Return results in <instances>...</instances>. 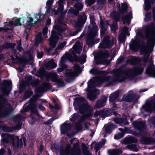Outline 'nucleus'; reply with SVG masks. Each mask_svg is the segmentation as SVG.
Instances as JSON below:
<instances>
[{"label": "nucleus", "mask_w": 155, "mask_h": 155, "mask_svg": "<svg viewBox=\"0 0 155 155\" xmlns=\"http://www.w3.org/2000/svg\"><path fill=\"white\" fill-rule=\"evenodd\" d=\"M154 24L144 26L142 28H138L136 31L135 40L132 41L130 46L134 51H137L140 47V38H147V44L146 46L143 47L140 50V53L143 55L142 61L147 62L150 52L152 51L155 45V9H153Z\"/></svg>", "instance_id": "f257e3e1"}, {"label": "nucleus", "mask_w": 155, "mask_h": 155, "mask_svg": "<svg viewBox=\"0 0 155 155\" xmlns=\"http://www.w3.org/2000/svg\"><path fill=\"white\" fill-rule=\"evenodd\" d=\"M142 68H136L134 69H129L122 71L120 70H116L114 73V78H111L109 77L101 76L96 78L93 81L90 80L88 83V87L85 89L86 91H88L87 97L91 101H94L96 98L94 95L95 93L98 94L99 92L94 87H92L94 84L96 86H99L104 82H107L109 85L114 81L122 82L126 78L132 79L135 76L140 74L143 71Z\"/></svg>", "instance_id": "f03ea898"}, {"label": "nucleus", "mask_w": 155, "mask_h": 155, "mask_svg": "<svg viewBox=\"0 0 155 155\" xmlns=\"http://www.w3.org/2000/svg\"><path fill=\"white\" fill-rule=\"evenodd\" d=\"M74 105L75 109L81 114L85 113L84 117H88L92 115L93 109L87 104L86 101L82 97L76 98L74 101Z\"/></svg>", "instance_id": "7ed1b4c3"}, {"label": "nucleus", "mask_w": 155, "mask_h": 155, "mask_svg": "<svg viewBox=\"0 0 155 155\" xmlns=\"http://www.w3.org/2000/svg\"><path fill=\"white\" fill-rule=\"evenodd\" d=\"M81 48L80 44L79 42H77L74 46L73 48L70 50V52L71 54H65L61 57L60 61V68L57 69V71L61 72L65 68H66V66L63 62L67 60L71 61L73 59V58H75L76 55L75 53L79 54L81 52Z\"/></svg>", "instance_id": "20e7f679"}, {"label": "nucleus", "mask_w": 155, "mask_h": 155, "mask_svg": "<svg viewBox=\"0 0 155 155\" xmlns=\"http://www.w3.org/2000/svg\"><path fill=\"white\" fill-rule=\"evenodd\" d=\"M72 143L74 141L75 143L74 144V150H70V145L69 144L66 145L65 149L61 148L60 150V155H80V148L78 147L79 141L75 138L71 140Z\"/></svg>", "instance_id": "39448f33"}, {"label": "nucleus", "mask_w": 155, "mask_h": 155, "mask_svg": "<svg viewBox=\"0 0 155 155\" xmlns=\"http://www.w3.org/2000/svg\"><path fill=\"white\" fill-rule=\"evenodd\" d=\"M39 74L41 78L45 77L47 81L50 80L52 81L57 83L58 86L59 87H62L64 86L61 79L55 73H48L44 70H42L40 71Z\"/></svg>", "instance_id": "423d86ee"}, {"label": "nucleus", "mask_w": 155, "mask_h": 155, "mask_svg": "<svg viewBox=\"0 0 155 155\" xmlns=\"http://www.w3.org/2000/svg\"><path fill=\"white\" fill-rule=\"evenodd\" d=\"M81 72L79 66L78 65H75L74 68V71L72 70H68L67 71L65 74V76L69 80L73 79L78 74Z\"/></svg>", "instance_id": "0eeeda50"}, {"label": "nucleus", "mask_w": 155, "mask_h": 155, "mask_svg": "<svg viewBox=\"0 0 155 155\" xmlns=\"http://www.w3.org/2000/svg\"><path fill=\"white\" fill-rule=\"evenodd\" d=\"M109 37L108 36H107L106 37L104 38V41L103 43L100 44L99 47L100 48H110L112 47L114 43L116 41V39L115 38H112L110 40H109Z\"/></svg>", "instance_id": "6e6552de"}, {"label": "nucleus", "mask_w": 155, "mask_h": 155, "mask_svg": "<svg viewBox=\"0 0 155 155\" xmlns=\"http://www.w3.org/2000/svg\"><path fill=\"white\" fill-rule=\"evenodd\" d=\"M24 142V145H26V140L25 138H22L19 140V137L18 136H15L13 137V147L14 149H18L21 148L22 144V140Z\"/></svg>", "instance_id": "1a4fd4ad"}, {"label": "nucleus", "mask_w": 155, "mask_h": 155, "mask_svg": "<svg viewBox=\"0 0 155 155\" xmlns=\"http://www.w3.org/2000/svg\"><path fill=\"white\" fill-rule=\"evenodd\" d=\"M61 35L56 33H52L49 40V44L52 48H54L58 39L62 38Z\"/></svg>", "instance_id": "9d476101"}, {"label": "nucleus", "mask_w": 155, "mask_h": 155, "mask_svg": "<svg viewBox=\"0 0 155 155\" xmlns=\"http://www.w3.org/2000/svg\"><path fill=\"white\" fill-rule=\"evenodd\" d=\"M150 62V64L146 69V73L149 76L155 77V67L153 64L151 59Z\"/></svg>", "instance_id": "9b49d317"}, {"label": "nucleus", "mask_w": 155, "mask_h": 155, "mask_svg": "<svg viewBox=\"0 0 155 155\" xmlns=\"http://www.w3.org/2000/svg\"><path fill=\"white\" fill-rule=\"evenodd\" d=\"M154 96V101H149L142 107L146 111L149 112H151L153 110H155V94Z\"/></svg>", "instance_id": "f8f14e48"}, {"label": "nucleus", "mask_w": 155, "mask_h": 155, "mask_svg": "<svg viewBox=\"0 0 155 155\" xmlns=\"http://www.w3.org/2000/svg\"><path fill=\"white\" fill-rule=\"evenodd\" d=\"M136 95L134 94L133 91H130L127 94L125 95L123 97V100L126 101H130L135 100Z\"/></svg>", "instance_id": "ddd939ff"}, {"label": "nucleus", "mask_w": 155, "mask_h": 155, "mask_svg": "<svg viewBox=\"0 0 155 155\" xmlns=\"http://www.w3.org/2000/svg\"><path fill=\"white\" fill-rule=\"evenodd\" d=\"M11 84L12 82L10 81L6 80L4 81L3 84L5 87L2 88V90L4 94L8 95L10 91V85Z\"/></svg>", "instance_id": "4468645a"}, {"label": "nucleus", "mask_w": 155, "mask_h": 155, "mask_svg": "<svg viewBox=\"0 0 155 155\" xmlns=\"http://www.w3.org/2000/svg\"><path fill=\"white\" fill-rule=\"evenodd\" d=\"M108 110L106 109L102 111H97L94 114V117L96 118L98 116L104 118L108 116Z\"/></svg>", "instance_id": "2eb2a0df"}, {"label": "nucleus", "mask_w": 155, "mask_h": 155, "mask_svg": "<svg viewBox=\"0 0 155 155\" xmlns=\"http://www.w3.org/2000/svg\"><path fill=\"white\" fill-rule=\"evenodd\" d=\"M71 127L70 124H66L65 123L63 124L60 127L61 133L63 134H65L69 131Z\"/></svg>", "instance_id": "dca6fc26"}, {"label": "nucleus", "mask_w": 155, "mask_h": 155, "mask_svg": "<svg viewBox=\"0 0 155 155\" xmlns=\"http://www.w3.org/2000/svg\"><path fill=\"white\" fill-rule=\"evenodd\" d=\"M26 84L28 85L31 84L33 86H36L38 84L39 81L38 80H35L32 81L31 80V76H28L26 78Z\"/></svg>", "instance_id": "f3484780"}, {"label": "nucleus", "mask_w": 155, "mask_h": 155, "mask_svg": "<svg viewBox=\"0 0 155 155\" xmlns=\"http://www.w3.org/2000/svg\"><path fill=\"white\" fill-rule=\"evenodd\" d=\"M50 88V84L48 83H45L43 84L40 87L37 88V90L38 92L41 93L45 91Z\"/></svg>", "instance_id": "a211bd4d"}, {"label": "nucleus", "mask_w": 155, "mask_h": 155, "mask_svg": "<svg viewBox=\"0 0 155 155\" xmlns=\"http://www.w3.org/2000/svg\"><path fill=\"white\" fill-rule=\"evenodd\" d=\"M86 17L85 15L80 16L79 17L78 20L76 23V26L78 27H81L83 25L85 22Z\"/></svg>", "instance_id": "6ab92c4d"}, {"label": "nucleus", "mask_w": 155, "mask_h": 155, "mask_svg": "<svg viewBox=\"0 0 155 155\" xmlns=\"http://www.w3.org/2000/svg\"><path fill=\"white\" fill-rule=\"evenodd\" d=\"M21 119L22 117L20 115H18L16 117L15 121L16 125L15 128V130H19L21 128Z\"/></svg>", "instance_id": "aec40b11"}, {"label": "nucleus", "mask_w": 155, "mask_h": 155, "mask_svg": "<svg viewBox=\"0 0 155 155\" xmlns=\"http://www.w3.org/2000/svg\"><path fill=\"white\" fill-rule=\"evenodd\" d=\"M24 18H17L13 21H11L9 22V23L10 25H13L14 26L21 25L22 23L21 21L24 20Z\"/></svg>", "instance_id": "412c9836"}, {"label": "nucleus", "mask_w": 155, "mask_h": 155, "mask_svg": "<svg viewBox=\"0 0 155 155\" xmlns=\"http://www.w3.org/2000/svg\"><path fill=\"white\" fill-rule=\"evenodd\" d=\"M107 100V97L105 96H103L102 100L98 101L96 103V106L98 108H100L104 106Z\"/></svg>", "instance_id": "4be33fe9"}, {"label": "nucleus", "mask_w": 155, "mask_h": 155, "mask_svg": "<svg viewBox=\"0 0 155 155\" xmlns=\"http://www.w3.org/2000/svg\"><path fill=\"white\" fill-rule=\"evenodd\" d=\"M134 126L140 129L144 128L145 127V123L140 121L134 122L133 123Z\"/></svg>", "instance_id": "5701e85b"}, {"label": "nucleus", "mask_w": 155, "mask_h": 155, "mask_svg": "<svg viewBox=\"0 0 155 155\" xmlns=\"http://www.w3.org/2000/svg\"><path fill=\"white\" fill-rule=\"evenodd\" d=\"M114 121L115 123L119 124L121 125L123 124L127 125L128 124V122L127 121V120L126 119H118L117 118H116L114 119Z\"/></svg>", "instance_id": "b1692460"}, {"label": "nucleus", "mask_w": 155, "mask_h": 155, "mask_svg": "<svg viewBox=\"0 0 155 155\" xmlns=\"http://www.w3.org/2000/svg\"><path fill=\"white\" fill-rule=\"evenodd\" d=\"M132 18V14L131 13L127 15L123 18V23L125 24L126 23L129 24L130 19Z\"/></svg>", "instance_id": "393cba45"}, {"label": "nucleus", "mask_w": 155, "mask_h": 155, "mask_svg": "<svg viewBox=\"0 0 155 155\" xmlns=\"http://www.w3.org/2000/svg\"><path fill=\"white\" fill-rule=\"evenodd\" d=\"M119 93L118 92H116L114 93L111 94L110 95L109 97L110 102V103L113 102L114 101L118 96Z\"/></svg>", "instance_id": "a878e982"}, {"label": "nucleus", "mask_w": 155, "mask_h": 155, "mask_svg": "<svg viewBox=\"0 0 155 155\" xmlns=\"http://www.w3.org/2000/svg\"><path fill=\"white\" fill-rule=\"evenodd\" d=\"M145 6L144 9L146 10H148L150 9L151 7V4L153 2H151L150 0H145Z\"/></svg>", "instance_id": "bb28decb"}, {"label": "nucleus", "mask_w": 155, "mask_h": 155, "mask_svg": "<svg viewBox=\"0 0 155 155\" xmlns=\"http://www.w3.org/2000/svg\"><path fill=\"white\" fill-rule=\"evenodd\" d=\"M56 64L54 63L53 60H51L48 63L47 68L48 69H53L55 68Z\"/></svg>", "instance_id": "cd10ccee"}, {"label": "nucleus", "mask_w": 155, "mask_h": 155, "mask_svg": "<svg viewBox=\"0 0 155 155\" xmlns=\"http://www.w3.org/2000/svg\"><path fill=\"white\" fill-rule=\"evenodd\" d=\"M122 152V151L119 149L112 150L108 151L109 155H118L120 153Z\"/></svg>", "instance_id": "c85d7f7f"}, {"label": "nucleus", "mask_w": 155, "mask_h": 155, "mask_svg": "<svg viewBox=\"0 0 155 155\" xmlns=\"http://www.w3.org/2000/svg\"><path fill=\"white\" fill-rule=\"evenodd\" d=\"M41 36V33H39L36 37L35 42V45H38L39 43L41 41L42 38Z\"/></svg>", "instance_id": "c756f323"}, {"label": "nucleus", "mask_w": 155, "mask_h": 155, "mask_svg": "<svg viewBox=\"0 0 155 155\" xmlns=\"http://www.w3.org/2000/svg\"><path fill=\"white\" fill-rule=\"evenodd\" d=\"M105 142V141L104 140H102L101 142H100L96 143L95 146V149L96 150V151H97L99 150L102 146L104 145Z\"/></svg>", "instance_id": "7c9ffc66"}, {"label": "nucleus", "mask_w": 155, "mask_h": 155, "mask_svg": "<svg viewBox=\"0 0 155 155\" xmlns=\"http://www.w3.org/2000/svg\"><path fill=\"white\" fill-rule=\"evenodd\" d=\"M65 0H59L58 2V3L59 5V8H58V11L60 12L61 13L63 11V2Z\"/></svg>", "instance_id": "2f4dec72"}, {"label": "nucleus", "mask_w": 155, "mask_h": 155, "mask_svg": "<svg viewBox=\"0 0 155 155\" xmlns=\"http://www.w3.org/2000/svg\"><path fill=\"white\" fill-rule=\"evenodd\" d=\"M134 142L133 138L131 137L126 138L124 140V143L126 144L132 143Z\"/></svg>", "instance_id": "473e14b6"}, {"label": "nucleus", "mask_w": 155, "mask_h": 155, "mask_svg": "<svg viewBox=\"0 0 155 155\" xmlns=\"http://www.w3.org/2000/svg\"><path fill=\"white\" fill-rule=\"evenodd\" d=\"M75 8L78 10H81L83 7L82 4L81 2H78L74 6Z\"/></svg>", "instance_id": "72a5a7b5"}, {"label": "nucleus", "mask_w": 155, "mask_h": 155, "mask_svg": "<svg viewBox=\"0 0 155 155\" xmlns=\"http://www.w3.org/2000/svg\"><path fill=\"white\" fill-rule=\"evenodd\" d=\"M66 44V42H64L61 43L60 45L58 46L57 49L56 50L55 53L56 54L58 53L57 51H58L62 49L65 46Z\"/></svg>", "instance_id": "f704fd0d"}, {"label": "nucleus", "mask_w": 155, "mask_h": 155, "mask_svg": "<svg viewBox=\"0 0 155 155\" xmlns=\"http://www.w3.org/2000/svg\"><path fill=\"white\" fill-rule=\"evenodd\" d=\"M139 59L138 58H132L130 60V62L134 64H136L138 63Z\"/></svg>", "instance_id": "c9c22d12"}, {"label": "nucleus", "mask_w": 155, "mask_h": 155, "mask_svg": "<svg viewBox=\"0 0 155 155\" xmlns=\"http://www.w3.org/2000/svg\"><path fill=\"white\" fill-rule=\"evenodd\" d=\"M1 110H8L11 108V106L9 105H6V106H4L3 105H2L0 107Z\"/></svg>", "instance_id": "e433bc0d"}, {"label": "nucleus", "mask_w": 155, "mask_h": 155, "mask_svg": "<svg viewBox=\"0 0 155 155\" xmlns=\"http://www.w3.org/2000/svg\"><path fill=\"white\" fill-rule=\"evenodd\" d=\"M54 0H48L47 1L46 3V5L48 10L51 8Z\"/></svg>", "instance_id": "4c0bfd02"}, {"label": "nucleus", "mask_w": 155, "mask_h": 155, "mask_svg": "<svg viewBox=\"0 0 155 155\" xmlns=\"http://www.w3.org/2000/svg\"><path fill=\"white\" fill-rule=\"evenodd\" d=\"M36 21L35 20V21L34 22L33 18L30 17H29L28 18V19H27L28 25H30V27H31V25L33 24V22L35 23Z\"/></svg>", "instance_id": "58836bf2"}, {"label": "nucleus", "mask_w": 155, "mask_h": 155, "mask_svg": "<svg viewBox=\"0 0 155 155\" xmlns=\"http://www.w3.org/2000/svg\"><path fill=\"white\" fill-rule=\"evenodd\" d=\"M151 18V13H147L145 15V20L146 21H150Z\"/></svg>", "instance_id": "ea45409f"}, {"label": "nucleus", "mask_w": 155, "mask_h": 155, "mask_svg": "<svg viewBox=\"0 0 155 155\" xmlns=\"http://www.w3.org/2000/svg\"><path fill=\"white\" fill-rule=\"evenodd\" d=\"M109 56V54L106 51H104L101 53V58H107Z\"/></svg>", "instance_id": "a19ab883"}, {"label": "nucleus", "mask_w": 155, "mask_h": 155, "mask_svg": "<svg viewBox=\"0 0 155 155\" xmlns=\"http://www.w3.org/2000/svg\"><path fill=\"white\" fill-rule=\"evenodd\" d=\"M96 0H86V3L87 6H90L95 2Z\"/></svg>", "instance_id": "79ce46f5"}, {"label": "nucleus", "mask_w": 155, "mask_h": 155, "mask_svg": "<svg viewBox=\"0 0 155 155\" xmlns=\"http://www.w3.org/2000/svg\"><path fill=\"white\" fill-rule=\"evenodd\" d=\"M91 74H98L99 73V71L97 69H93L90 71Z\"/></svg>", "instance_id": "37998d69"}, {"label": "nucleus", "mask_w": 155, "mask_h": 155, "mask_svg": "<svg viewBox=\"0 0 155 155\" xmlns=\"http://www.w3.org/2000/svg\"><path fill=\"white\" fill-rule=\"evenodd\" d=\"M32 113H31V119L33 120L35 119V117L32 116L33 114L35 115H38V114L37 110L36 109H33L31 110Z\"/></svg>", "instance_id": "c03bdc74"}, {"label": "nucleus", "mask_w": 155, "mask_h": 155, "mask_svg": "<svg viewBox=\"0 0 155 155\" xmlns=\"http://www.w3.org/2000/svg\"><path fill=\"white\" fill-rule=\"evenodd\" d=\"M129 148L130 149L133 150L137 151V147L135 144H131L129 146Z\"/></svg>", "instance_id": "a18cd8bd"}, {"label": "nucleus", "mask_w": 155, "mask_h": 155, "mask_svg": "<svg viewBox=\"0 0 155 155\" xmlns=\"http://www.w3.org/2000/svg\"><path fill=\"white\" fill-rule=\"evenodd\" d=\"M123 136V133H121L117 135H115L114 137V138L116 139H119L121 138Z\"/></svg>", "instance_id": "49530a36"}, {"label": "nucleus", "mask_w": 155, "mask_h": 155, "mask_svg": "<svg viewBox=\"0 0 155 155\" xmlns=\"http://www.w3.org/2000/svg\"><path fill=\"white\" fill-rule=\"evenodd\" d=\"M128 30V28L127 27H126V26L124 27V28H123V29H122L123 33L125 35L126 34H127V35H129L130 34L127 32Z\"/></svg>", "instance_id": "de8ad7c7"}, {"label": "nucleus", "mask_w": 155, "mask_h": 155, "mask_svg": "<svg viewBox=\"0 0 155 155\" xmlns=\"http://www.w3.org/2000/svg\"><path fill=\"white\" fill-rule=\"evenodd\" d=\"M111 126H107L106 127L105 131L106 132L107 134H110L111 132Z\"/></svg>", "instance_id": "09e8293b"}, {"label": "nucleus", "mask_w": 155, "mask_h": 155, "mask_svg": "<svg viewBox=\"0 0 155 155\" xmlns=\"http://www.w3.org/2000/svg\"><path fill=\"white\" fill-rule=\"evenodd\" d=\"M86 56L84 55L83 57L81 58L79 61L81 63L83 64L86 62Z\"/></svg>", "instance_id": "8fccbe9b"}, {"label": "nucleus", "mask_w": 155, "mask_h": 155, "mask_svg": "<svg viewBox=\"0 0 155 155\" xmlns=\"http://www.w3.org/2000/svg\"><path fill=\"white\" fill-rule=\"evenodd\" d=\"M49 105L51 108L52 109V110H53L54 109H55L56 110L58 109H59L60 107L57 104H55L53 107L52 106H51L50 104H49Z\"/></svg>", "instance_id": "3c124183"}, {"label": "nucleus", "mask_w": 155, "mask_h": 155, "mask_svg": "<svg viewBox=\"0 0 155 155\" xmlns=\"http://www.w3.org/2000/svg\"><path fill=\"white\" fill-rule=\"evenodd\" d=\"M32 94L31 91H28L25 92V97L26 98L29 97Z\"/></svg>", "instance_id": "603ef678"}, {"label": "nucleus", "mask_w": 155, "mask_h": 155, "mask_svg": "<svg viewBox=\"0 0 155 155\" xmlns=\"http://www.w3.org/2000/svg\"><path fill=\"white\" fill-rule=\"evenodd\" d=\"M17 49L20 51H21L22 50V48L21 47V43L20 41L17 42Z\"/></svg>", "instance_id": "864d4df0"}, {"label": "nucleus", "mask_w": 155, "mask_h": 155, "mask_svg": "<svg viewBox=\"0 0 155 155\" xmlns=\"http://www.w3.org/2000/svg\"><path fill=\"white\" fill-rule=\"evenodd\" d=\"M37 100V97H33L30 101L29 105H29V106H31V105L33 104V102Z\"/></svg>", "instance_id": "5fc2aeb1"}, {"label": "nucleus", "mask_w": 155, "mask_h": 155, "mask_svg": "<svg viewBox=\"0 0 155 155\" xmlns=\"http://www.w3.org/2000/svg\"><path fill=\"white\" fill-rule=\"evenodd\" d=\"M127 8V5L126 3H124L122 5V10L123 11H125Z\"/></svg>", "instance_id": "6e6d98bb"}, {"label": "nucleus", "mask_w": 155, "mask_h": 155, "mask_svg": "<svg viewBox=\"0 0 155 155\" xmlns=\"http://www.w3.org/2000/svg\"><path fill=\"white\" fill-rule=\"evenodd\" d=\"M77 117H78V114H73L72 118H71L70 119L71 120V121H74V120H76V119Z\"/></svg>", "instance_id": "4d7b16f0"}, {"label": "nucleus", "mask_w": 155, "mask_h": 155, "mask_svg": "<svg viewBox=\"0 0 155 155\" xmlns=\"http://www.w3.org/2000/svg\"><path fill=\"white\" fill-rule=\"evenodd\" d=\"M83 152L84 154L85 155H91L90 153L86 149L83 150Z\"/></svg>", "instance_id": "13d9d810"}, {"label": "nucleus", "mask_w": 155, "mask_h": 155, "mask_svg": "<svg viewBox=\"0 0 155 155\" xmlns=\"http://www.w3.org/2000/svg\"><path fill=\"white\" fill-rule=\"evenodd\" d=\"M43 55V53L42 52H38L37 53V57L39 58H41Z\"/></svg>", "instance_id": "bf43d9fd"}, {"label": "nucleus", "mask_w": 155, "mask_h": 155, "mask_svg": "<svg viewBox=\"0 0 155 155\" xmlns=\"http://www.w3.org/2000/svg\"><path fill=\"white\" fill-rule=\"evenodd\" d=\"M144 140L145 142L143 143L145 144H147L149 143V139L148 138H146L144 139Z\"/></svg>", "instance_id": "052dcab7"}, {"label": "nucleus", "mask_w": 155, "mask_h": 155, "mask_svg": "<svg viewBox=\"0 0 155 155\" xmlns=\"http://www.w3.org/2000/svg\"><path fill=\"white\" fill-rule=\"evenodd\" d=\"M48 28L47 27H45L43 29V34L44 35H45L47 32Z\"/></svg>", "instance_id": "680f3d73"}, {"label": "nucleus", "mask_w": 155, "mask_h": 155, "mask_svg": "<svg viewBox=\"0 0 155 155\" xmlns=\"http://www.w3.org/2000/svg\"><path fill=\"white\" fill-rule=\"evenodd\" d=\"M35 18H36V21H38L40 18L39 14H35Z\"/></svg>", "instance_id": "e2e57ef3"}, {"label": "nucleus", "mask_w": 155, "mask_h": 155, "mask_svg": "<svg viewBox=\"0 0 155 155\" xmlns=\"http://www.w3.org/2000/svg\"><path fill=\"white\" fill-rule=\"evenodd\" d=\"M105 2V0H98V3L100 4H103Z\"/></svg>", "instance_id": "0e129e2a"}, {"label": "nucleus", "mask_w": 155, "mask_h": 155, "mask_svg": "<svg viewBox=\"0 0 155 155\" xmlns=\"http://www.w3.org/2000/svg\"><path fill=\"white\" fill-rule=\"evenodd\" d=\"M41 110H43L45 109V107L41 104H40L38 107Z\"/></svg>", "instance_id": "69168bd1"}, {"label": "nucleus", "mask_w": 155, "mask_h": 155, "mask_svg": "<svg viewBox=\"0 0 155 155\" xmlns=\"http://www.w3.org/2000/svg\"><path fill=\"white\" fill-rule=\"evenodd\" d=\"M151 123L153 124L155 126V117L153 118L151 121Z\"/></svg>", "instance_id": "338daca9"}, {"label": "nucleus", "mask_w": 155, "mask_h": 155, "mask_svg": "<svg viewBox=\"0 0 155 155\" xmlns=\"http://www.w3.org/2000/svg\"><path fill=\"white\" fill-rule=\"evenodd\" d=\"M53 120V119H49L47 122L48 124H51L52 123V121Z\"/></svg>", "instance_id": "774afa93"}]
</instances>
